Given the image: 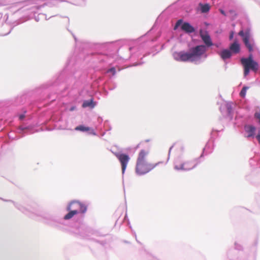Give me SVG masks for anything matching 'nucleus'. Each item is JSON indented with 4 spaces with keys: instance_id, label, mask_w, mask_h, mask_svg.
<instances>
[{
    "instance_id": "nucleus-33",
    "label": "nucleus",
    "mask_w": 260,
    "mask_h": 260,
    "mask_svg": "<svg viewBox=\"0 0 260 260\" xmlns=\"http://www.w3.org/2000/svg\"><path fill=\"white\" fill-rule=\"evenodd\" d=\"M104 126L105 128V131L108 132L111 131L112 127L111 125L109 124V121L108 120H106L104 123Z\"/></svg>"
},
{
    "instance_id": "nucleus-14",
    "label": "nucleus",
    "mask_w": 260,
    "mask_h": 260,
    "mask_svg": "<svg viewBox=\"0 0 260 260\" xmlns=\"http://www.w3.org/2000/svg\"><path fill=\"white\" fill-rule=\"evenodd\" d=\"M181 29L188 34H191L197 30V28L189 22L184 21L182 19H180L176 22L174 29Z\"/></svg>"
},
{
    "instance_id": "nucleus-6",
    "label": "nucleus",
    "mask_w": 260,
    "mask_h": 260,
    "mask_svg": "<svg viewBox=\"0 0 260 260\" xmlns=\"http://www.w3.org/2000/svg\"><path fill=\"white\" fill-rule=\"evenodd\" d=\"M70 231L75 236L80 238H88L92 230L83 222V217L70 223Z\"/></svg>"
},
{
    "instance_id": "nucleus-50",
    "label": "nucleus",
    "mask_w": 260,
    "mask_h": 260,
    "mask_svg": "<svg viewBox=\"0 0 260 260\" xmlns=\"http://www.w3.org/2000/svg\"><path fill=\"white\" fill-rule=\"evenodd\" d=\"M105 134H106V132H104L103 134L102 135V136H104L105 135Z\"/></svg>"
},
{
    "instance_id": "nucleus-10",
    "label": "nucleus",
    "mask_w": 260,
    "mask_h": 260,
    "mask_svg": "<svg viewBox=\"0 0 260 260\" xmlns=\"http://www.w3.org/2000/svg\"><path fill=\"white\" fill-rule=\"evenodd\" d=\"M41 0H30V6H36L35 7L36 8L35 9L34 12H32L31 11H27V12L26 13V15L25 17H26L28 18V19L34 18L36 21L38 22L41 19L45 18V20H48L47 18V16L46 14L42 13H39L37 15H36V14L38 13V11L41 8L44 7L46 4L43 3V4H40L39 2Z\"/></svg>"
},
{
    "instance_id": "nucleus-38",
    "label": "nucleus",
    "mask_w": 260,
    "mask_h": 260,
    "mask_svg": "<svg viewBox=\"0 0 260 260\" xmlns=\"http://www.w3.org/2000/svg\"><path fill=\"white\" fill-rule=\"evenodd\" d=\"M77 109V107L75 105H71V106L68 107V110L69 111L72 112Z\"/></svg>"
},
{
    "instance_id": "nucleus-7",
    "label": "nucleus",
    "mask_w": 260,
    "mask_h": 260,
    "mask_svg": "<svg viewBox=\"0 0 260 260\" xmlns=\"http://www.w3.org/2000/svg\"><path fill=\"white\" fill-rule=\"evenodd\" d=\"M241 46L238 40L230 43L227 48H221L217 52L221 60L226 62L227 60L232 59V57L240 53Z\"/></svg>"
},
{
    "instance_id": "nucleus-29",
    "label": "nucleus",
    "mask_w": 260,
    "mask_h": 260,
    "mask_svg": "<svg viewBox=\"0 0 260 260\" xmlns=\"http://www.w3.org/2000/svg\"><path fill=\"white\" fill-rule=\"evenodd\" d=\"M22 22H18L16 21V22H14L15 24L14 25V26L13 27L10 26L7 24H4L3 25V27H9V31L7 32H6L5 34H2L0 35L2 36H7V35H9L11 32V31H12V29H13V27L14 26H16V25H18V24H20V23H21Z\"/></svg>"
},
{
    "instance_id": "nucleus-15",
    "label": "nucleus",
    "mask_w": 260,
    "mask_h": 260,
    "mask_svg": "<svg viewBox=\"0 0 260 260\" xmlns=\"http://www.w3.org/2000/svg\"><path fill=\"white\" fill-rule=\"evenodd\" d=\"M112 153L116 157L121 166L122 174L123 175L125 172L127 164L130 160V157L127 153L122 151L114 152L111 150Z\"/></svg>"
},
{
    "instance_id": "nucleus-13",
    "label": "nucleus",
    "mask_w": 260,
    "mask_h": 260,
    "mask_svg": "<svg viewBox=\"0 0 260 260\" xmlns=\"http://www.w3.org/2000/svg\"><path fill=\"white\" fill-rule=\"evenodd\" d=\"M251 29L249 27H246L244 30L241 29L239 35L243 39L245 46L248 48L250 52L253 51L254 42L253 40H251Z\"/></svg>"
},
{
    "instance_id": "nucleus-42",
    "label": "nucleus",
    "mask_w": 260,
    "mask_h": 260,
    "mask_svg": "<svg viewBox=\"0 0 260 260\" xmlns=\"http://www.w3.org/2000/svg\"><path fill=\"white\" fill-rule=\"evenodd\" d=\"M71 32V34H72V36H73V38L74 39V40H75L76 43H77V39L76 37L72 32Z\"/></svg>"
},
{
    "instance_id": "nucleus-17",
    "label": "nucleus",
    "mask_w": 260,
    "mask_h": 260,
    "mask_svg": "<svg viewBox=\"0 0 260 260\" xmlns=\"http://www.w3.org/2000/svg\"><path fill=\"white\" fill-rule=\"evenodd\" d=\"M201 38L207 49L211 48L213 46L219 48L221 45V43H213L210 35L207 31L205 34L201 35Z\"/></svg>"
},
{
    "instance_id": "nucleus-48",
    "label": "nucleus",
    "mask_w": 260,
    "mask_h": 260,
    "mask_svg": "<svg viewBox=\"0 0 260 260\" xmlns=\"http://www.w3.org/2000/svg\"><path fill=\"white\" fill-rule=\"evenodd\" d=\"M104 90L105 91L106 94L107 95L108 94V92L106 90L105 87H104Z\"/></svg>"
},
{
    "instance_id": "nucleus-3",
    "label": "nucleus",
    "mask_w": 260,
    "mask_h": 260,
    "mask_svg": "<svg viewBox=\"0 0 260 260\" xmlns=\"http://www.w3.org/2000/svg\"><path fill=\"white\" fill-rule=\"evenodd\" d=\"M156 26L157 23L155 21L151 28L146 34L135 41L134 45L128 48L130 54L129 58L132 62V66L142 64L144 63L142 61L143 58L150 54L149 52L144 53V50L150 47L152 44L160 37V31L155 32Z\"/></svg>"
},
{
    "instance_id": "nucleus-1",
    "label": "nucleus",
    "mask_w": 260,
    "mask_h": 260,
    "mask_svg": "<svg viewBox=\"0 0 260 260\" xmlns=\"http://www.w3.org/2000/svg\"><path fill=\"white\" fill-rule=\"evenodd\" d=\"M91 45L82 42L70 57L64 69L51 80L35 88L25 90L15 97L0 102V118L17 117L20 121L36 120V125L47 124L49 121L57 122L60 116L46 112L42 108L50 105L57 98V94L65 96L69 90L83 88L96 92L106 84L100 72L94 69L89 71L80 69L82 61L97 64H110L113 58L107 54L87 50Z\"/></svg>"
},
{
    "instance_id": "nucleus-46",
    "label": "nucleus",
    "mask_w": 260,
    "mask_h": 260,
    "mask_svg": "<svg viewBox=\"0 0 260 260\" xmlns=\"http://www.w3.org/2000/svg\"><path fill=\"white\" fill-rule=\"evenodd\" d=\"M123 242L125 243H126V244H129L130 242L128 241H126V240H123Z\"/></svg>"
},
{
    "instance_id": "nucleus-20",
    "label": "nucleus",
    "mask_w": 260,
    "mask_h": 260,
    "mask_svg": "<svg viewBox=\"0 0 260 260\" xmlns=\"http://www.w3.org/2000/svg\"><path fill=\"white\" fill-rule=\"evenodd\" d=\"M212 148V144L211 141L209 140L208 142L206 143V145L205 147L203 149L202 152L200 155V156L194 159V162L196 161H200L202 160V161L204 160V157L205 156V154H210V153H209L211 151V149Z\"/></svg>"
},
{
    "instance_id": "nucleus-36",
    "label": "nucleus",
    "mask_w": 260,
    "mask_h": 260,
    "mask_svg": "<svg viewBox=\"0 0 260 260\" xmlns=\"http://www.w3.org/2000/svg\"><path fill=\"white\" fill-rule=\"evenodd\" d=\"M257 161V159H254V158H250L249 159V164L251 166L254 167L255 166V164H256V162Z\"/></svg>"
},
{
    "instance_id": "nucleus-18",
    "label": "nucleus",
    "mask_w": 260,
    "mask_h": 260,
    "mask_svg": "<svg viewBox=\"0 0 260 260\" xmlns=\"http://www.w3.org/2000/svg\"><path fill=\"white\" fill-rule=\"evenodd\" d=\"M243 129L247 134L245 137L247 138H254L257 139L256 127L253 124L245 123L243 125Z\"/></svg>"
},
{
    "instance_id": "nucleus-39",
    "label": "nucleus",
    "mask_w": 260,
    "mask_h": 260,
    "mask_svg": "<svg viewBox=\"0 0 260 260\" xmlns=\"http://www.w3.org/2000/svg\"><path fill=\"white\" fill-rule=\"evenodd\" d=\"M95 241L96 242L100 244L102 246H104L107 243L106 241H99V240H95Z\"/></svg>"
},
{
    "instance_id": "nucleus-4",
    "label": "nucleus",
    "mask_w": 260,
    "mask_h": 260,
    "mask_svg": "<svg viewBox=\"0 0 260 260\" xmlns=\"http://www.w3.org/2000/svg\"><path fill=\"white\" fill-rule=\"evenodd\" d=\"M258 239L256 238L250 248V253L247 254L243 251L241 245L235 243V248L230 249L227 252L229 260H256Z\"/></svg>"
},
{
    "instance_id": "nucleus-8",
    "label": "nucleus",
    "mask_w": 260,
    "mask_h": 260,
    "mask_svg": "<svg viewBox=\"0 0 260 260\" xmlns=\"http://www.w3.org/2000/svg\"><path fill=\"white\" fill-rule=\"evenodd\" d=\"M188 50L191 62H195L197 64V62L202 59L205 60L208 56L207 53V48L204 43L190 47Z\"/></svg>"
},
{
    "instance_id": "nucleus-43",
    "label": "nucleus",
    "mask_w": 260,
    "mask_h": 260,
    "mask_svg": "<svg viewBox=\"0 0 260 260\" xmlns=\"http://www.w3.org/2000/svg\"><path fill=\"white\" fill-rule=\"evenodd\" d=\"M220 13H221L222 15H224V16H226V13H225V12L224 10H220Z\"/></svg>"
},
{
    "instance_id": "nucleus-52",
    "label": "nucleus",
    "mask_w": 260,
    "mask_h": 260,
    "mask_svg": "<svg viewBox=\"0 0 260 260\" xmlns=\"http://www.w3.org/2000/svg\"><path fill=\"white\" fill-rule=\"evenodd\" d=\"M53 16H50V17H49V18H51V17H53Z\"/></svg>"
},
{
    "instance_id": "nucleus-31",
    "label": "nucleus",
    "mask_w": 260,
    "mask_h": 260,
    "mask_svg": "<svg viewBox=\"0 0 260 260\" xmlns=\"http://www.w3.org/2000/svg\"><path fill=\"white\" fill-rule=\"evenodd\" d=\"M249 88L248 86L244 85L241 90L239 95L241 98H244L246 96L247 90Z\"/></svg>"
},
{
    "instance_id": "nucleus-16",
    "label": "nucleus",
    "mask_w": 260,
    "mask_h": 260,
    "mask_svg": "<svg viewBox=\"0 0 260 260\" xmlns=\"http://www.w3.org/2000/svg\"><path fill=\"white\" fill-rule=\"evenodd\" d=\"M174 59L180 62H191L188 50L187 51L182 50L180 51H175L173 53Z\"/></svg>"
},
{
    "instance_id": "nucleus-11",
    "label": "nucleus",
    "mask_w": 260,
    "mask_h": 260,
    "mask_svg": "<svg viewBox=\"0 0 260 260\" xmlns=\"http://www.w3.org/2000/svg\"><path fill=\"white\" fill-rule=\"evenodd\" d=\"M241 63L243 67V74L244 77L249 75L250 71H256L259 68L258 63L254 59L252 53L249 54L248 57H242Z\"/></svg>"
},
{
    "instance_id": "nucleus-12",
    "label": "nucleus",
    "mask_w": 260,
    "mask_h": 260,
    "mask_svg": "<svg viewBox=\"0 0 260 260\" xmlns=\"http://www.w3.org/2000/svg\"><path fill=\"white\" fill-rule=\"evenodd\" d=\"M30 0L19 2L14 4L12 6L9 7V9L13 14H22L24 13L23 16H25L26 13L27 11H31L34 12L36 8L35 6H30Z\"/></svg>"
},
{
    "instance_id": "nucleus-9",
    "label": "nucleus",
    "mask_w": 260,
    "mask_h": 260,
    "mask_svg": "<svg viewBox=\"0 0 260 260\" xmlns=\"http://www.w3.org/2000/svg\"><path fill=\"white\" fill-rule=\"evenodd\" d=\"M36 120H32V122L28 123V125L22 126L19 127L16 126H11V131L8 133V137L10 141L17 140L24 136L27 131V128L31 126H39L35 124Z\"/></svg>"
},
{
    "instance_id": "nucleus-25",
    "label": "nucleus",
    "mask_w": 260,
    "mask_h": 260,
    "mask_svg": "<svg viewBox=\"0 0 260 260\" xmlns=\"http://www.w3.org/2000/svg\"><path fill=\"white\" fill-rule=\"evenodd\" d=\"M226 109V115L228 117L230 118V120H232L233 118L234 110L232 106V102H227L225 105Z\"/></svg>"
},
{
    "instance_id": "nucleus-24",
    "label": "nucleus",
    "mask_w": 260,
    "mask_h": 260,
    "mask_svg": "<svg viewBox=\"0 0 260 260\" xmlns=\"http://www.w3.org/2000/svg\"><path fill=\"white\" fill-rule=\"evenodd\" d=\"M97 105V102L94 101L93 98L88 100H85L83 101L82 107L83 108H89L90 109L94 108Z\"/></svg>"
},
{
    "instance_id": "nucleus-28",
    "label": "nucleus",
    "mask_w": 260,
    "mask_h": 260,
    "mask_svg": "<svg viewBox=\"0 0 260 260\" xmlns=\"http://www.w3.org/2000/svg\"><path fill=\"white\" fill-rule=\"evenodd\" d=\"M254 117L255 118L257 119V123L260 125V112H256L254 114ZM257 140L258 142V143L260 144V128L258 129L257 134Z\"/></svg>"
},
{
    "instance_id": "nucleus-32",
    "label": "nucleus",
    "mask_w": 260,
    "mask_h": 260,
    "mask_svg": "<svg viewBox=\"0 0 260 260\" xmlns=\"http://www.w3.org/2000/svg\"><path fill=\"white\" fill-rule=\"evenodd\" d=\"M103 119L102 117L98 116L97 118V122L98 123V124L96 126V128L97 129L101 128V125L103 123Z\"/></svg>"
},
{
    "instance_id": "nucleus-23",
    "label": "nucleus",
    "mask_w": 260,
    "mask_h": 260,
    "mask_svg": "<svg viewBox=\"0 0 260 260\" xmlns=\"http://www.w3.org/2000/svg\"><path fill=\"white\" fill-rule=\"evenodd\" d=\"M223 131V128H222L220 131H219L218 129H214V128H212L211 132H210V138L209 139L212 142V148L211 149V151L210 152H209V153H212L213 152V150L214 149V147L215 146V139L219 136L218 133L220 132Z\"/></svg>"
},
{
    "instance_id": "nucleus-27",
    "label": "nucleus",
    "mask_w": 260,
    "mask_h": 260,
    "mask_svg": "<svg viewBox=\"0 0 260 260\" xmlns=\"http://www.w3.org/2000/svg\"><path fill=\"white\" fill-rule=\"evenodd\" d=\"M12 118H15V117H8V118H0V126L2 125V123L5 125V126H7V125H11V126H13V124L12 123V120L9 119H11Z\"/></svg>"
},
{
    "instance_id": "nucleus-19",
    "label": "nucleus",
    "mask_w": 260,
    "mask_h": 260,
    "mask_svg": "<svg viewBox=\"0 0 260 260\" xmlns=\"http://www.w3.org/2000/svg\"><path fill=\"white\" fill-rule=\"evenodd\" d=\"M196 161L197 162L196 163H194V165L191 167H185V166L187 165L190 163L194 162V159L190 161L182 163L179 166L175 165L174 169H175V170H178V171H189V170L196 168L198 166V164H200L202 161V160H200V161Z\"/></svg>"
},
{
    "instance_id": "nucleus-47",
    "label": "nucleus",
    "mask_w": 260,
    "mask_h": 260,
    "mask_svg": "<svg viewBox=\"0 0 260 260\" xmlns=\"http://www.w3.org/2000/svg\"><path fill=\"white\" fill-rule=\"evenodd\" d=\"M66 19H67V22L68 23H69V18L68 17H66Z\"/></svg>"
},
{
    "instance_id": "nucleus-41",
    "label": "nucleus",
    "mask_w": 260,
    "mask_h": 260,
    "mask_svg": "<svg viewBox=\"0 0 260 260\" xmlns=\"http://www.w3.org/2000/svg\"><path fill=\"white\" fill-rule=\"evenodd\" d=\"M197 161H195V163ZM194 162L193 163H190L187 165H186L185 166V167H191L193 165H194Z\"/></svg>"
},
{
    "instance_id": "nucleus-49",
    "label": "nucleus",
    "mask_w": 260,
    "mask_h": 260,
    "mask_svg": "<svg viewBox=\"0 0 260 260\" xmlns=\"http://www.w3.org/2000/svg\"><path fill=\"white\" fill-rule=\"evenodd\" d=\"M0 199L4 201H5V200H6L5 199H4L3 198H0Z\"/></svg>"
},
{
    "instance_id": "nucleus-44",
    "label": "nucleus",
    "mask_w": 260,
    "mask_h": 260,
    "mask_svg": "<svg viewBox=\"0 0 260 260\" xmlns=\"http://www.w3.org/2000/svg\"><path fill=\"white\" fill-rule=\"evenodd\" d=\"M134 235H135V237H136V240L137 242L138 243H140V241H139V240H138L137 239L136 234V233H135V232H134Z\"/></svg>"
},
{
    "instance_id": "nucleus-22",
    "label": "nucleus",
    "mask_w": 260,
    "mask_h": 260,
    "mask_svg": "<svg viewBox=\"0 0 260 260\" xmlns=\"http://www.w3.org/2000/svg\"><path fill=\"white\" fill-rule=\"evenodd\" d=\"M74 129L76 131H80L83 133H87L88 135L93 136L96 135V132L92 127L86 126L84 124H79L76 126Z\"/></svg>"
},
{
    "instance_id": "nucleus-45",
    "label": "nucleus",
    "mask_w": 260,
    "mask_h": 260,
    "mask_svg": "<svg viewBox=\"0 0 260 260\" xmlns=\"http://www.w3.org/2000/svg\"><path fill=\"white\" fill-rule=\"evenodd\" d=\"M3 7V6L1 5L0 7ZM2 16H3V13L0 12V19H1L2 18Z\"/></svg>"
},
{
    "instance_id": "nucleus-37",
    "label": "nucleus",
    "mask_w": 260,
    "mask_h": 260,
    "mask_svg": "<svg viewBox=\"0 0 260 260\" xmlns=\"http://www.w3.org/2000/svg\"><path fill=\"white\" fill-rule=\"evenodd\" d=\"M235 32L234 30H231L229 32V39L230 41H232L234 39Z\"/></svg>"
},
{
    "instance_id": "nucleus-35",
    "label": "nucleus",
    "mask_w": 260,
    "mask_h": 260,
    "mask_svg": "<svg viewBox=\"0 0 260 260\" xmlns=\"http://www.w3.org/2000/svg\"><path fill=\"white\" fill-rule=\"evenodd\" d=\"M107 86L109 90H112L116 87V85L115 83H107Z\"/></svg>"
},
{
    "instance_id": "nucleus-5",
    "label": "nucleus",
    "mask_w": 260,
    "mask_h": 260,
    "mask_svg": "<svg viewBox=\"0 0 260 260\" xmlns=\"http://www.w3.org/2000/svg\"><path fill=\"white\" fill-rule=\"evenodd\" d=\"M148 154V152L144 149L141 150L139 153L135 168L136 173L139 176H142L148 173L158 164L153 165L148 162L145 159V157Z\"/></svg>"
},
{
    "instance_id": "nucleus-34",
    "label": "nucleus",
    "mask_w": 260,
    "mask_h": 260,
    "mask_svg": "<svg viewBox=\"0 0 260 260\" xmlns=\"http://www.w3.org/2000/svg\"><path fill=\"white\" fill-rule=\"evenodd\" d=\"M107 72L108 74L111 75L112 76H114L115 75V74L116 73V69L113 67H111V68L107 70Z\"/></svg>"
},
{
    "instance_id": "nucleus-51",
    "label": "nucleus",
    "mask_w": 260,
    "mask_h": 260,
    "mask_svg": "<svg viewBox=\"0 0 260 260\" xmlns=\"http://www.w3.org/2000/svg\"><path fill=\"white\" fill-rule=\"evenodd\" d=\"M149 140H146V142H149Z\"/></svg>"
},
{
    "instance_id": "nucleus-30",
    "label": "nucleus",
    "mask_w": 260,
    "mask_h": 260,
    "mask_svg": "<svg viewBox=\"0 0 260 260\" xmlns=\"http://www.w3.org/2000/svg\"><path fill=\"white\" fill-rule=\"evenodd\" d=\"M7 146V144L6 141L3 138H0V154L6 150Z\"/></svg>"
},
{
    "instance_id": "nucleus-2",
    "label": "nucleus",
    "mask_w": 260,
    "mask_h": 260,
    "mask_svg": "<svg viewBox=\"0 0 260 260\" xmlns=\"http://www.w3.org/2000/svg\"><path fill=\"white\" fill-rule=\"evenodd\" d=\"M5 201L12 203L18 210L31 218H33L35 215L40 216L45 223L58 230L65 229V226L68 225L67 220L71 219L74 215L79 213H85L87 209L85 204L78 201L73 200L69 203L67 207V210L68 213L64 215L63 217H61L48 213L38 214L35 205L34 206L26 207L11 200H5Z\"/></svg>"
},
{
    "instance_id": "nucleus-21",
    "label": "nucleus",
    "mask_w": 260,
    "mask_h": 260,
    "mask_svg": "<svg viewBox=\"0 0 260 260\" xmlns=\"http://www.w3.org/2000/svg\"><path fill=\"white\" fill-rule=\"evenodd\" d=\"M121 41H123V40H117L115 42H105L103 43H96L94 44V47L97 49H102L103 50H110L109 47L110 46H112L115 44H118ZM110 50H113V49H110Z\"/></svg>"
},
{
    "instance_id": "nucleus-26",
    "label": "nucleus",
    "mask_w": 260,
    "mask_h": 260,
    "mask_svg": "<svg viewBox=\"0 0 260 260\" xmlns=\"http://www.w3.org/2000/svg\"><path fill=\"white\" fill-rule=\"evenodd\" d=\"M198 8L199 10L203 13H206L210 11V5L208 3H200Z\"/></svg>"
},
{
    "instance_id": "nucleus-40",
    "label": "nucleus",
    "mask_w": 260,
    "mask_h": 260,
    "mask_svg": "<svg viewBox=\"0 0 260 260\" xmlns=\"http://www.w3.org/2000/svg\"><path fill=\"white\" fill-rule=\"evenodd\" d=\"M174 144H173V145H172L170 148H169V152H168V160L170 158V153H171V151L172 150V149H173V148L174 147Z\"/></svg>"
}]
</instances>
